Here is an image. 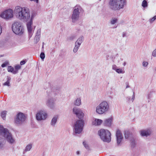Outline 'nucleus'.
<instances>
[{"mask_svg": "<svg viewBox=\"0 0 156 156\" xmlns=\"http://www.w3.org/2000/svg\"><path fill=\"white\" fill-rule=\"evenodd\" d=\"M7 10H12V9H7Z\"/></svg>", "mask_w": 156, "mask_h": 156, "instance_id": "obj_60", "label": "nucleus"}, {"mask_svg": "<svg viewBox=\"0 0 156 156\" xmlns=\"http://www.w3.org/2000/svg\"><path fill=\"white\" fill-rule=\"evenodd\" d=\"M117 19L115 18H112V20L111 21V23L112 24H114L117 22Z\"/></svg>", "mask_w": 156, "mask_h": 156, "instance_id": "obj_33", "label": "nucleus"}, {"mask_svg": "<svg viewBox=\"0 0 156 156\" xmlns=\"http://www.w3.org/2000/svg\"><path fill=\"white\" fill-rule=\"evenodd\" d=\"M26 60H23L20 62V64L21 65H22L26 63Z\"/></svg>", "mask_w": 156, "mask_h": 156, "instance_id": "obj_45", "label": "nucleus"}, {"mask_svg": "<svg viewBox=\"0 0 156 156\" xmlns=\"http://www.w3.org/2000/svg\"><path fill=\"white\" fill-rule=\"evenodd\" d=\"M18 72V71L15 69V70H13L12 72L14 74H16Z\"/></svg>", "mask_w": 156, "mask_h": 156, "instance_id": "obj_50", "label": "nucleus"}, {"mask_svg": "<svg viewBox=\"0 0 156 156\" xmlns=\"http://www.w3.org/2000/svg\"><path fill=\"white\" fill-rule=\"evenodd\" d=\"M25 152H26V151H25L23 152V154H25Z\"/></svg>", "mask_w": 156, "mask_h": 156, "instance_id": "obj_59", "label": "nucleus"}, {"mask_svg": "<svg viewBox=\"0 0 156 156\" xmlns=\"http://www.w3.org/2000/svg\"><path fill=\"white\" fill-rule=\"evenodd\" d=\"M129 140L130 142V145L131 147L134 148L136 145L135 139L133 137L131 138H129Z\"/></svg>", "mask_w": 156, "mask_h": 156, "instance_id": "obj_22", "label": "nucleus"}, {"mask_svg": "<svg viewBox=\"0 0 156 156\" xmlns=\"http://www.w3.org/2000/svg\"><path fill=\"white\" fill-rule=\"evenodd\" d=\"M156 19V15L154 16L151 19H150L149 20V22L151 23L153 22H154Z\"/></svg>", "mask_w": 156, "mask_h": 156, "instance_id": "obj_37", "label": "nucleus"}, {"mask_svg": "<svg viewBox=\"0 0 156 156\" xmlns=\"http://www.w3.org/2000/svg\"><path fill=\"white\" fill-rule=\"evenodd\" d=\"M30 10H20L16 13V17L23 22H27L30 18Z\"/></svg>", "mask_w": 156, "mask_h": 156, "instance_id": "obj_5", "label": "nucleus"}, {"mask_svg": "<svg viewBox=\"0 0 156 156\" xmlns=\"http://www.w3.org/2000/svg\"><path fill=\"white\" fill-rule=\"evenodd\" d=\"M134 98H135V93H134V91H133V95L132 96V101H133L134 99Z\"/></svg>", "mask_w": 156, "mask_h": 156, "instance_id": "obj_48", "label": "nucleus"}, {"mask_svg": "<svg viewBox=\"0 0 156 156\" xmlns=\"http://www.w3.org/2000/svg\"><path fill=\"white\" fill-rule=\"evenodd\" d=\"M9 64V62L7 61H5V62L1 65V67L2 68H4Z\"/></svg>", "mask_w": 156, "mask_h": 156, "instance_id": "obj_34", "label": "nucleus"}, {"mask_svg": "<svg viewBox=\"0 0 156 156\" xmlns=\"http://www.w3.org/2000/svg\"><path fill=\"white\" fill-rule=\"evenodd\" d=\"M15 69L16 70L18 71V70L20 69L21 68V66L19 65H16L15 66Z\"/></svg>", "mask_w": 156, "mask_h": 156, "instance_id": "obj_41", "label": "nucleus"}, {"mask_svg": "<svg viewBox=\"0 0 156 156\" xmlns=\"http://www.w3.org/2000/svg\"><path fill=\"white\" fill-rule=\"evenodd\" d=\"M13 10H4L0 14V16L6 20H9L13 17Z\"/></svg>", "mask_w": 156, "mask_h": 156, "instance_id": "obj_9", "label": "nucleus"}, {"mask_svg": "<svg viewBox=\"0 0 156 156\" xmlns=\"http://www.w3.org/2000/svg\"><path fill=\"white\" fill-rule=\"evenodd\" d=\"M44 42H43V45H44Z\"/></svg>", "mask_w": 156, "mask_h": 156, "instance_id": "obj_62", "label": "nucleus"}, {"mask_svg": "<svg viewBox=\"0 0 156 156\" xmlns=\"http://www.w3.org/2000/svg\"><path fill=\"white\" fill-rule=\"evenodd\" d=\"M23 10H26V9H24Z\"/></svg>", "mask_w": 156, "mask_h": 156, "instance_id": "obj_63", "label": "nucleus"}, {"mask_svg": "<svg viewBox=\"0 0 156 156\" xmlns=\"http://www.w3.org/2000/svg\"><path fill=\"white\" fill-rule=\"evenodd\" d=\"M7 70L9 72L12 73L14 70V68L12 66H9L8 67Z\"/></svg>", "mask_w": 156, "mask_h": 156, "instance_id": "obj_31", "label": "nucleus"}, {"mask_svg": "<svg viewBox=\"0 0 156 156\" xmlns=\"http://www.w3.org/2000/svg\"><path fill=\"white\" fill-rule=\"evenodd\" d=\"M47 114L45 112L40 111L36 115V119L38 121L44 120L47 118Z\"/></svg>", "mask_w": 156, "mask_h": 156, "instance_id": "obj_10", "label": "nucleus"}, {"mask_svg": "<svg viewBox=\"0 0 156 156\" xmlns=\"http://www.w3.org/2000/svg\"><path fill=\"white\" fill-rule=\"evenodd\" d=\"M81 7L80 5H77L74 8L73 10H81Z\"/></svg>", "mask_w": 156, "mask_h": 156, "instance_id": "obj_38", "label": "nucleus"}, {"mask_svg": "<svg viewBox=\"0 0 156 156\" xmlns=\"http://www.w3.org/2000/svg\"><path fill=\"white\" fill-rule=\"evenodd\" d=\"M61 52H62L61 53H60L59 55L60 56H62V55H63V54L64 53L65 51H63V50H62Z\"/></svg>", "mask_w": 156, "mask_h": 156, "instance_id": "obj_49", "label": "nucleus"}, {"mask_svg": "<svg viewBox=\"0 0 156 156\" xmlns=\"http://www.w3.org/2000/svg\"><path fill=\"white\" fill-rule=\"evenodd\" d=\"M30 1H34L36 3H37L38 2V0H29Z\"/></svg>", "mask_w": 156, "mask_h": 156, "instance_id": "obj_52", "label": "nucleus"}, {"mask_svg": "<svg viewBox=\"0 0 156 156\" xmlns=\"http://www.w3.org/2000/svg\"><path fill=\"white\" fill-rule=\"evenodd\" d=\"M102 122V120L99 119H95L94 121L93 122L92 124L95 126H99L100 125Z\"/></svg>", "mask_w": 156, "mask_h": 156, "instance_id": "obj_18", "label": "nucleus"}, {"mask_svg": "<svg viewBox=\"0 0 156 156\" xmlns=\"http://www.w3.org/2000/svg\"><path fill=\"white\" fill-rule=\"evenodd\" d=\"M2 33V27L0 26V35Z\"/></svg>", "mask_w": 156, "mask_h": 156, "instance_id": "obj_53", "label": "nucleus"}, {"mask_svg": "<svg viewBox=\"0 0 156 156\" xmlns=\"http://www.w3.org/2000/svg\"><path fill=\"white\" fill-rule=\"evenodd\" d=\"M26 119L25 115L22 112H19L14 118V122L18 126H21L25 123Z\"/></svg>", "mask_w": 156, "mask_h": 156, "instance_id": "obj_8", "label": "nucleus"}, {"mask_svg": "<svg viewBox=\"0 0 156 156\" xmlns=\"http://www.w3.org/2000/svg\"><path fill=\"white\" fill-rule=\"evenodd\" d=\"M84 40V37L83 36H81L80 37H79L77 40L75 42L77 43V44H79L81 45V44L82 43Z\"/></svg>", "mask_w": 156, "mask_h": 156, "instance_id": "obj_23", "label": "nucleus"}, {"mask_svg": "<svg viewBox=\"0 0 156 156\" xmlns=\"http://www.w3.org/2000/svg\"><path fill=\"white\" fill-rule=\"evenodd\" d=\"M76 154L78 155H79L80 154V151H78L76 152Z\"/></svg>", "mask_w": 156, "mask_h": 156, "instance_id": "obj_55", "label": "nucleus"}, {"mask_svg": "<svg viewBox=\"0 0 156 156\" xmlns=\"http://www.w3.org/2000/svg\"><path fill=\"white\" fill-rule=\"evenodd\" d=\"M98 133L101 140L104 142L109 143L111 141V133L107 129H101L98 131Z\"/></svg>", "mask_w": 156, "mask_h": 156, "instance_id": "obj_3", "label": "nucleus"}, {"mask_svg": "<svg viewBox=\"0 0 156 156\" xmlns=\"http://www.w3.org/2000/svg\"><path fill=\"white\" fill-rule=\"evenodd\" d=\"M142 6L143 7H145L147 6V2L145 0H144L142 3Z\"/></svg>", "mask_w": 156, "mask_h": 156, "instance_id": "obj_35", "label": "nucleus"}, {"mask_svg": "<svg viewBox=\"0 0 156 156\" xmlns=\"http://www.w3.org/2000/svg\"><path fill=\"white\" fill-rule=\"evenodd\" d=\"M55 100L53 98H48L46 102V105L49 108L52 109H54L55 108Z\"/></svg>", "mask_w": 156, "mask_h": 156, "instance_id": "obj_12", "label": "nucleus"}, {"mask_svg": "<svg viewBox=\"0 0 156 156\" xmlns=\"http://www.w3.org/2000/svg\"><path fill=\"white\" fill-rule=\"evenodd\" d=\"M143 66L146 67L148 65V63L146 62H144L142 63Z\"/></svg>", "mask_w": 156, "mask_h": 156, "instance_id": "obj_42", "label": "nucleus"}, {"mask_svg": "<svg viewBox=\"0 0 156 156\" xmlns=\"http://www.w3.org/2000/svg\"><path fill=\"white\" fill-rule=\"evenodd\" d=\"M58 116L57 115L54 116L51 119V124L53 126H55L57 122Z\"/></svg>", "mask_w": 156, "mask_h": 156, "instance_id": "obj_17", "label": "nucleus"}, {"mask_svg": "<svg viewBox=\"0 0 156 156\" xmlns=\"http://www.w3.org/2000/svg\"><path fill=\"white\" fill-rule=\"evenodd\" d=\"M11 80V78L9 76H7V80L6 82L3 84V85L5 86L9 87L10 86V81Z\"/></svg>", "mask_w": 156, "mask_h": 156, "instance_id": "obj_21", "label": "nucleus"}, {"mask_svg": "<svg viewBox=\"0 0 156 156\" xmlns=\"http://www.w3.org/2000/svg\"><path fill=\"white\" fill-rule=\"evenodd\" d=\"M109 108L108 103L106 101H104L97 106L96 112L99 114H102L108 111Z\"/></svg>", "mask_w": 156, "mask_h": 156, "instance_id": "obj_7", "label": "nucleus"}, {"mask_svg": "<svg viewBox=\"0 0 156 156\" xmlns=\"http://www.w3.org/2000/svg\"><path fill=\"white\" fill-rule=\"evenodd\" d=\"M31 14V17L30 20H32L33 21V20L34 18V17L36 16L37 15L36 10H32V12H30Z\"/></svg>", "mask_w": 156, "mask_h": 156, "instance_id": "obj_24", "label": "nucleus"}, {"mask_svg": "<svg viewBox=\"0 0 156 156\" xmlns=\"http://www.w3.org/2000/svg\"><path fill=\"white\" fill-rule=\"evenodd\" d=\"M32 33H31L30 35H29V37L30 38L31 37V36H32Z\"/></svg>", "mask_w": 156, "mask_h": 156, "instance_id": "obj_56", "label": "nucleus"}, {"mask_svg": "<svg viewBox=\"0 0 156 156\" xmlns=\"http://www.w3.org/2000/svg\"><path fill=\"white\" fill-rule=\"evenodd\" d=\"M83 144L84 147H85V148L87 149H89V147L88 146V145L85 142L83 141Z\"/></svg>", "mask_w": 156, "mask_h": 156, "instance_id": "obj_39", "label": "nucleus"}, {"mask_svg": "<svg viewBox=\"0 0 156 156\" xmlns=\"http://www.w3.org/2000/svg\"><path fill=\"white\" fill-rule=\"evenodd\" d=\"M152 55L154 57H156V48L153 51Z\"/></svg>", "mask_w": 156, "mask_h": 156, "instance_id": "obj_43", "label": "nucleus"}, {"mask_svg": "<svg viewBox=\"0 0 156 156\" xmlns=\"http://www.w3.org/2000/svg\"><path fill=\"white\" fill-rule=\"evenodd\" d=\"M126 3V0H110L109 3L112 9L119 10L123 8Z\"/></svg>", "mask_w": 156, "mask_h": 156, "instance_id": "obj_4", "label": "nucleus"}, {"mask_svg": "<svg viewBox=\"0 0 156 156\" xmlns=\"http://www.w3.org/2000/svg\"><path fill=\"white\" fill-rule=\"evenodd\" d=\"M32 147V145L30 144L27 145L26 147L25 151L26 152L29 151L30 150Z\"/></svg>", "mask_w": 156, "mask_h": 156, "instance_id": "obj_29", "label": "nucleus"}, {"mask_svg": "<svg viewBox=\"0 0 156 156\" xmlns=\"http://www.w3.org/2000/svg\"><path fill=\"white\" fill-rule=\"evenodd\" d=\"M12 29L14 33L20 36L21 35L24 33L23 26L19 22H14L12 25Z\"/></svg>", "mask_w": 156, "mask_h": 156, "instance_id": "obj_6", "label": "nucleus"}, {"mask_svg": "<svg viewBox=\"0 0 156 156\" xmlns=\"http://www.w3.org/2000/svg\"><path fill=\"white\" fill-rule=\"evenodd\" d=\"M14 10H23V8L20 6H16Z\"/></svg>", "mask_w": 156, "mask_h": 156, "instance_id": "obj_44", "label": "nucleus"}, {"mask_svg": "<svg viewBox=\"0 0 156 156\" xmlns=\"http://www.w3.org/2000/svg\"><path fill=\"white\" fill-rule=\"evenodd\" d=\"M126 63L125 62H124V63H123V66H124L126 65Z\"/></svg>", "mask_w": 156, "mask_h": 156, "instance_id": "obj_57", "label": "nucleus"}, {"mask_svg": "<svg viewBox=\"0 0 156 156\" xmlns=\"http://www.w3.org/2000/svg\"><path fill=\"white\" fill-rule=\"evenodd\" d=\"M153 92V91H151L148 94V97L149 99H150L151 98V94Z\"/></svg>", "mask_w": 156, "mask_h": 156, "instance_id": "obj_46", "label": "nucleus"}, {"mask_svg": "<svg viewBox=\"0 0 156 156\" xmlns=\"http://www.w3.org/2000/svg\"><path fill=\"white\" fill-rule=\"evenodd\" d=\"M101 0H99V1H101Z\"/></svg>", "mask_w": 156, "mask_h": 156, "instance_id": "obj_64", "label": "nucleus"}, {"mask_svg": "<svg viewBox=\"0 0 156 156\" xmlns=\"http://www.w3.org/2000/svg\"><path fill=\"white\" fill-rule=\"evenodd\" d=\"M6 114L7 111H3L1 113V116L4 120L5 119Z\"/></svg>", "mask_w": 156, "mask_h": 156, "instance_id": "obj_28", "label": "nucleus"}, {"mask_svg": "<svg viewBox=\"0 0 156 156\" xmlns=\"http://www.w3.org/2000/svg\"><path fill=\"white\" fill-rule=\"evenodd\" d=\"M74 114L80 119L77 120L73 126V131L76 134H80L83 129L84 121L83 120L84 113L82 111L76 107H74L73 109Z\"/></svg>", "mask_w": 156, "mask_h": 156, "instance_id": "obj_1", "label": "nucleus"}, {"mask_svg": "<svg viewBox=\"0 0 156 156\" xmlns=\"http://www.w3.org/2000/svg\"><path fill=\"white\" fill-rule=\"evenodd\" d=\"M42 48H44V45H43Z\"/></svg>", "mask_w": 156, "mask_h": 156, "instance_id": "obj_61", "label": "nucleus"}, {"mask_svg": "<svg viewBox=\"0 0 156 156\" xmlns=\"http://www.w3.org/2000/svg\"><path fill=\"white\" fill-rule=\"evenodd\" d=\"M45 57V54L44 52H41L40 55V57L41 59L43 60Z\"/></svg>", "mask_w": 156, "mask_h": 156, "instance_id": "obj_36", "label": "nucleus"}, {"mask_svg": "<svg viewBox=\"0 0 156 156\" xmlns=\"http://www.w3.org/2000/svg\"><path fill=\"white\" fill-rule=\"evenodd\" d=\"M115 71L118 73H124L121 68H117Z\"/></svg>", "mask_w": 156, "mask_h": 156, "instance_id": "obj_32", "label": "nucleus"}, {"mask_svg": "<svg viewBox=\"0 0 156 156\" xmlns=\"http://www.w3.org/2000/svg\"><path fill=\"white\" fill-rule=\"evenodd\" d=\"M74 104L75 105L79 106L81 104V100L80 98H77L74 102Z\"/></svg>", "mask_w": 156, "mask_h": 156, "instance_id": "obj_25", "label": "nucleus"}, {"mask_svg": "<svg viewBox=\"0 0 156 156\" xmlns=\"http://www.w3.org/2000/svg\"><path fill=\"white\" fill-rule=\"evenodd\" d=\"M125 137L126 139L131 138H132V135L130 133L129 131H125L124 133Z\"/></svg>", "mask_w": 156, "mask_h": 156, "instance_id": "obj_19", "label": "nucleus"}, {"mask_svg": "<svg viewBox=\"0 0 156 156\" xmlns=\"http://www.w3.org/2000/svg\"><path fill=\"white\" fill-rule=\"evenodd\" d=\"M76 35L75 34H72L67 37V40L69 42L72 41L76 39Z\"/></svg>", "mask_w": 156, "mask_h": 156, "instance_id": "obj_20", "label": "nucleus"}, {"mask_svg": "<svg viewBox=\"0 0 156 156\" xmlns=\"http://www.w3.org/2000/svg\"><path fill=\"white\" fill-rule=\"evenodd\" d=\"M80 45V44H77L76 42L75 43V47L73 50V51L74 53H76L77 52Z\"/></svg>", "mask_w": 156, "mask_h": 156, "instance_id": "obj_26", "label": "nucleus"}, {"mask_svg": "<svg viewBox=\"0 0 156 156\" xmlns=\"http://www.w3.org/2000/svg\"><path fill=\"white\" fill-rule=\"evenodd\" d=\"M5 139L0 137V148H2L4 144Z\"/></svg>", "mask_w": 156, "mask_h": 156, "instance_id": "obj_27", "label": "nucleus"}, {"mask_svg": "<svg viewBox=\"0 0 156 156\" xmlns=\"http://www.w3.org/2000/svg\"><path fill=\"white\" fill-rule=\"evenodd\" d=\"M116 138L117 141V145L118 146L121 145V143L123 139V136L121 133L120 131L118 129L116 132Z\"/></svg>", "mask_w": 156, "mask_h": 156, "instance_id": "obj_11", "label": "nucleus"}, {"mask_svg": "<svg viewBox=\"0 0 156 156\" xmlns=\"http://www.w3.org/2000/svg\"><path fill=\"white\" fill-rule=\"evenodd\" d=\"M129 87V85H127L126 87V88H128V87Z\"/></svg>", "mask_w": 156, "mask_h": 156, "instance_id": "obj_58", "label": "nucleus"}, {"mask_svg": "<svg viewBox=\"0 0 156 156\" xmlns=\"http://www.w3.org/2000/svg\"><path fill=\"white\" fill-rule=\"evenodd\" d=\"M41 34V29H39L37 30V33L36 34V35H37L38 36H40Z\"/></svg>", "mask_w": 156, "mask_h": 156, "instance_id": "obj_40", "label": "nucleus"}, {"mask_svg": "<svg viewBox=\"0 0 156 156\" xmlns=\"http://www.w3.org/2000/svg\"><path fill=\"white\" fill-rule=\"evenodd\" d=\"M33 23V21L32 20H30L28 22L27 24V30L29 34L30 35L32 32V29L31 25Z\"/></svg>", "mask_w": 156, "mask_h": 156, "instance_id": "obj_15", "label": "nucleus"}, {"mask_svg": "<svg viewBox=\"0 0 156 156\" xmlns=\"http://www.w3.org/2000/svg\"><path fill=\"white\" fill-rule=\"evenodd\" d=\"M112 118H110L105 120L103 124L105 126L110 127L112 124Z\"/></svg>", "mask_w": 156, "mask_h": 156, "instance_id": "obj_16", "label": "nucleus"}, {"mask_svg": "<svg viewBox=\"0 0 156 156\" xmlns=\"http://www.w3.org/2000/svg\"><path fill=\"white\" fill-rule=\"evenodd\" d=\"M0 135L4 137L5 139L10 144H12L15 141L12 134L9 132V130L1 125H0Z\"/></svg>", "mask_w": 156, "mask_h": 156, "instance_id": "obj_2", "label": "nucleus"}, {"mask_svg": "<svg viewBox=\"0 0 156 156\" xmlns=\"http://www.w3.org/2000/svg\"><path fill=\"white\" fill-rule=\"evenodd\" d=\"M126 99L128 100V101H129L130 99V97H127L126 98Z\"/></svg>", "mask_w": 156, "mask_h": 156, "instance_id": "obj_54", "label": "nucleus"}, {"mask_svg": "<svg viewBox=\"0 0 156 156\" xmlns=\"http://www.w3.org/2000/svg\"><path fill=\"white\" fill-rule=\"evenodd\" d=\"M80 14V12H79V10H73L71 17L72 22L75 23L78 20Z\"/></svg>", "mask_w": 156, "mask_h": 156, "instance_id": "obj_13", "label": "nucleus"}, {"mask_svg": "<svg viewBox=\"0 0 156 156\" xmlns=\"http://www.w3.org/2000/svg\"><path fill=\"white\" fill-rule=\"evenodd\" d=\"M126 33L125 32H123L122 33V37H126Z\"/></svg>", "mask_w": 156, "mask_h": 156, "instance_id": "obj_51", "label": "nucleus"}, {"mask_svg": "<svg viewBox=\"0 0 156 156\" xmlns=\"http://www.w3.org/2000/svg\"><path fill=\"white\" fill-rule=\"evenodd\" d=\"M117 69V66L115 65H114L112 66V69L113 70H114L115 71L116 70V69Z\"/></svg>", "mask_w": 156, "mask_h": 156, "instance_id": "obj_47", "label": "nucleus"}, {"mask_svg": "<svg viewBox=\"0 0 156 156\" xmlns=\"http://www.w3.org/2000/svg\"><path fill=\"white\" fill-rule=\"evenodd\" d=\"M40 36H38L37 35H36L34 39V43L36 44H37V42L40 40Z\"/></svg>", "mask_w": 156, "mask_h": 156, "instance_id": "obj_30", "label": "nucleus"}, {"mask_svg": "<svg viewBox=\"0 0 156 156\" xmlns=\"http://www.w3.org/2000/svg\"><path fill=\"white\" fill-rule=\"evenodd\" d=\"M140 134L142 136L147 137L150 135L151 132L149 129L147 130H142L140 131Z\"/></svg>", "mask_w": 156, "mask_h": 156, "instance_id": "obj_14", "label": "nucleus"}]
</instances>
